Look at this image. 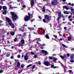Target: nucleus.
Here are the masks:
<instances>
[{
    "mask_svg": "<svg viewBox=\"0 0 74 74\" xmlns=\"http://www.w3.org/2000/svg\"><path fill=\"white\" fill-rule=\"evenodd\" d=\"M5 19L6 21L8 23L9 25L11 26L12 28H14L15 27V26L12 23V22H11V20L10 19V18L8 17H6Z\"/></svg>",
    "mask_w": 74,
    "mask_h": 74,
    "instance_id": "f257e3e1",
    "label": "nucleus"
},
{
    "mask_svg": "<svg viewBox=\"0 0 74 74\" xmlns=\"http://www.w3.org/2000/svg\"><path fill=\"white\" fill-rule=\"evenodd\" d=\"M10 14L12 16V18L13 20H15L18 19V16L16 15V14L14 12H10Z\"/></svg>",
    "mask_w": 74,
    "mask_h": 74,
    "instance_id": "f03ea898",
    "label": "nucleus"
},
{
    "mask_svg": "<svg viewBox=\"0 0 74 74\" xmlns=\"http://www.w3.org/2000/svg\"><path fill=\"white\" fill-rule=\"evenodd\" d=\"M70 58H71L70 62L71 63H74V61L73 59H74V54H71L70 55Z\"/></svg>",
    "mask_w": 74,
    "mask_h": 74,
    "instance_id": "7ed1b4c3",
    "label": "nucleus"
},
{
    "mask_svg": "<svg viewBox=\"0 0 74 74\" xmlns=\"http://www.w3.org/2000/svg\"><path fill=\"white\" fill-rule=\"evenodd\" d=\"M3 9L4 11L3 12V14L4 15H5L7 14V11L6 10H7V7L6 6H3Z\"/></svg>",
    "mask_w": 74,
    "mask_h": 74,
    "instance_id": "20e7f679",
    "label": "nucleus"
},
{
    "mask_svg": "<svg viewBox=\"0 0 74 74\" xmlns=\"http://www.w3.org/2000/svg\"><path fill=\"white\" fill-rule=\"evenodd\" d=\"M30 19V17L28 16H25L24 20L25 21H28Z\"/></svg>",
    "mask_w": 74,
    "mask_h": 74,
    "instance_id": "39448f33",
    "label": "nucleus"
},
{
    "mask_svg": "<svg viewBox=\"0 0 74 74\" xmlns=\"http://www.w3.org/2000/svg\"><path fill=\"white\" fill-rule=\"evenodd\" d=\"M57 4H58V1H57V0H53V1L51 2V4H52V5H56Z\"/></svg>",
    "mask_w": 74,
    "mask_h": 74,
    "instance_id": "423d86ee",
    "label": "nucleus"
},
{
    "mask_svg": "<svg viewBox=\"0 0 74 74\" xmlns=\"http://www.w3.org/2000/svg\"><path fill=\"white\" fill-rule=\"evenodd\" d=\"M44 64L45 65V66H49V63L47 61L45 62L44 63Z\"/></svg>",
    "mask_w": 74,
    "mask_h": 74,
    "instance_id": "0eeeda50",
    "label": "nucleus"
},
{
    "mask_svg": "<svg viewBox=\"0 0 74 74\" xmlns=\"http://www.w3.org/2000/svg\"><path fill=\"white\" fill-rule=\"evenodd\" d=\"M45 17L46 19H47V21H49V16L47 15H45Z\"/></svg>",
    "mask_w": 74,
    "mask_h": 74,
    "instance_id": "6e6552de",
    "label": "nucleus"
},
{
    "mask_svg": "<svg viewBox=\"0 0 74 74\" xmlns=\"http://www.w3.org/2000/svg\"><path fill=\"white\" fill-rule=\"evenodd\" d=\"M29 58V56L27 55V54H26L25 56H24V59L25 60H27Z\"/></svg>",
    "mask_w": 74,
    "mask_h": 74,
    "instance_id": "1a4fd4ad",
    "label": "nucleus"
},
{
    "mask_svg": "<svg viewBox=\"0 0 74 74\" xmlns=\"http://www.w3.org/2000/svg\"><path fill=\"white\" fill-rule=\"evenodd\" d=\"M31 5L32 7H33L34 5V1L33 0H31Z\"/></svg>",
    "mask_w": 74,
    "mask_h": 74,
    "instance_id": "9d476101",
    "label": "nucleus"
},
{
    "mask_svg": "<svg viewBox=\"0 0 74 74\" xmlns=\"http://www.w3.org/2000/svg\"><path fill=\"white\" fill-rule=\"evenodd\" d=\"M42 52H43V53H45V55H48V52L45 50H42Z\"/></svg>",
    "mask_w": 74,
    "mask_h": 74,
    "instance_id": "9b49d317",
    "label": "nucleus"
},
{
    "mask_svg": "<svg viewBox=\"0 0 74 74\" xmlns=\"http://www.w3.org/2000/svg\"><path fill=\"white\" fill-rule=\"evenodd\" d=\"M52 60H53V62H54V63H56V60H57V58L55 57H53Z\"/></svg>",
    "mask_w": 74,
    "mask_h": 74,
    "instance_id": "f8f14e48",
    "label": "nucleus"
},
{
    "mask_svg": "<svg viewBox=\"0 0 74 74\" xmlns=\"http://www.w3.org/2000/svg\"><path fill=\"white\" fill-rule=\"evenodd\" d=\"M63 8H65L66 10H69V8L67 7V6L66 5H65L63 6Z\"/></svg>",
    "mask_w": 74,
    "mask_h": 74,
    "instance_id": "ddd939ff",
    "label": "nucleus"
},
{
    "mask_svg": "<svg viewBox=\"0 0 74 74\" xmlns=\"http://www.w3.org/2000/svg\"><path fill=\"white\" fill-rule=\"evenodd\" d=\"M58 15L60 17H61L62 14H61V12L59 11L58 12Z\"/></svg>",
    "mask_w": 74,
    "mask_h": 74,
    "instance_id": "4468645a",
    "label": "nucleus"
},
{
    "mask_svg": "<svg viewBox=\"0 0 74 74\" xmlns=\"http://www.w3.org/2000/svg\"><path fill=\"white\" fill-rule=\"evenodd\" d=\"M21 64H20V63L19 62H18L17 63V67H20V65Z\"/></svg>",
    "mask_w": 74,
    "mask_h": 74,
    "instance_id": "2eb2a0df",
    "label": "nucleus"
},
{
    "mask_svg": "<svg viewBox=\"0 0 74 74\" xmlns=\"http://www.w3.org/2000/svg\"><path fill=\"white\" fill-rule=\"evenodd\" d=\"M11 55V54L8 53L6 54V57H9Z\"/></svg>",
    "mask_w": 74,
    "mask_h": 74,
    "instance_id": "dca6fc26",
    "label": "nucleus"
},
{
    "mask_svg": "<svg viewBox=\"0 0 74 74\" xmlns=\"http://www.w3.org/2000/svg\"><path fill=\"white\" fill-rule=\"evenodd\" d=\"M59 56L62 59V60H63V59H64V58H66V56Z\"/></svg>",
    "mask_w": 74,
    "mask_h": 74,
    "instance_id": "f3484780",
    "label": "nucleus"
},
{
    "mask_svg": "<svg viewBox=\"0 0 74 74\" xmlns=\"http://www.w3.org/2000/svg\"><path fill=\"white\" fill-rule=\"evenodd\" d=\"M45 37L46 38H47V39H49V35L47 34L45 35Z\"/></svg>",
    "mask_w": 74,
    "mask_h": 74,
    "instance_id": "a211bd4d",
    "label": "nucleus"
},
{
    "mask_svg": "<svg viewBox=\"0 0 74 74\" xmlns=\"http://www.w3.org/2000/svg\"><path fill=\"white\" fill-rule=\"evenodd\" d=\"M21 42L23 44H25V40H24V39H22L21 40Z\"/></svg>",
    "mask_w": 74,
    "mask_h": 74,
    "instance_id": "6ab92c4d",
    "label": "nucleus"
},
{
    "mask_svg": "<svg viewBox=\"0 0 74 74\" xmlns=\"http://www.w3.org/2000/svg\"><path fill=\"white\" fill-rule=\"evenodd\" d=\"M68 71L69 72V74H73V72L71 70H69Z\"/></svg>",
    "mask_w": 74,
    "mask_h": 74,
    "instance_id": "aec40b11",
    "label": "nucleus"
},
{
    "mask_svg": "<svg viewBox=\"0 0 74 74\" xmlns=\"http://www.w3.org/2000/svg\"><path fill=\"white\" fill-rule=\"evenodd\" d=\"M64 13L65 14H69V12H67V11L64 12Z\"/></svg>",
    "mask_w": 74,
    "mask_h": 74,
    "instance_id": "412c9836",
    "label": "nucleus"
},
{
    "mask_svg": "<svg viewBox=\"0 0 74 74\" xmlns=\"http://www.w3.org/2000/svg\"><path fill=\"white\" fill-rule=\"evenodd\" d=\"M45 6H44L42 8V11L43 12H45Z\"/></svg>",
    "mask_w": 74,
    "mask_h": 74,
    "instance_id": "4be33fe9",
    "label": "nucleus"
},
{
    "mask_svg": "<svg viewBox=\"0 0 74 74\" xmlns=\"http://www.w3.org/2000/svg\"><path fill=\"white\" fill-rule=\"evenodd\" d=\"M9 5V6L10 8L11 9H12V8H15L14 7L12 6V5Z\"/></svg>",
    "mask_w": 74,
    "mask_h": 74,
    "instance_id": "5701e85b",
    "label": "nucleus"
},
{
    "mask_svg": "<svg viewBox=\"0 0 74 74\" xmlns=\"http://www.w3.org/2000/svg\"><path fill=\"white\" fill-rule=\"evenodd\" d=\"M10 34L12 35V36H14V34H15V32H10Z\"/></svg>",
    "mask_w": 74,
    "mask_h": 74,
    "instance_id": "b1692460",
    "label": "nucleus"
},
{
    "mask_svg": "<svg viewBox=\"0 0 74 74\" xmlns=\"http://www.w3.org/2000/svg\"><path fill=\"white\" fill-rule=\"evenodd\" d=\"M19 29L20 31H21V32H25V30H24V29H22L21 28H19Z\"/></svg>",
    "mask_w": 74,
    "mask_h": 74,
    "instance_id": "393cba45",
    "label": "nucleus"
},
{
    "mask_svg": "<svg viewBox=\"0 0 74 74\" xmlns=\"http://www.w3.org/2000/svg\"><path fill=\"white\" fill-rule=\"evenodd\" d=\"M28 28L29 30H30V31H31V30H34V28H30L29 27H28Z\"/></svg>",
    "mask_w": 74,
    "mask_h": 74,
    "instance_id": "a878e982",
    "label": "nucleus"
},
{
    "mask_svg": "<svg viewBox=\"0 0 74 74\" xmlns=\"http://www.w3.org/2000/svg\"><path fill=\"white\" fill-rule=\"evenodd\" d=\"M62 47H63L64 48H68V46L66 47L65 45H64V44H62Z\"/></svg>",
    "mask_w": 74,
    "mask_h": 74,
    "instance_id": "bb28decb",
    "label": "nucleus"
},
{
    "mask_svg": "<svg viewBox=\"0 0 74 74\" xmlns=\"http://www.w3.org/2000/svg\"><path fill=\"white\" fill-rule=\"evenodd\" d=\"M69 8H70L71 9V11H74V10L73 8V7L70 6V7H69Z\"/></svg>",
    "mask_w": 74,
    "mask_h": 74,
    "instance_id": "cd10ccee",
    "label": "nucleus"
},
{
    "mask_svg": "<svg viewBox=\"0 0 74 74\" xmlns=\"http://www.w3.org/2000/svg\"><path fill=\"white\" fill-rule=\"evenodd\" d=\"M36 67V66H35V65H33L32 66V70H33V69H34V68H35Z\"/></svg>",
    "mask_w": 74,
    "mask_h": 74,
    "instance_id": "c85d7f7f",
    "label": "nucleus"
},
{
    "mask_svg": "<svg viewBox=\"0 0 74 74\" xmlns=\"http://www.w3.org/2000/svg\"><path fill=\"white\" fill-rule=\"evenodd\" d=\"M40 45H41L42 47H43V46H45V45H46L45 44H43L42 45L40 44Z\"/></svg>",
    "mask_w": 74,
    "mask_h": 74,
    "instance_id": "c756f323",
    "label": "nucleus"
},
{
    "mask_svg": "<svg viewBox=\"0 0 74 74\" xmlns=\"http://www.w3.org/2000/svg\"><path fill=\"white\" fill-rule=\"evenodd\" d=\"M71 39V36H69L68 39V41H70Z\"/></svg>",
    "mask_w": 74,
    "mask_h": 74,
    "instance_id": "7c9ffc66",
    "label": "nucleus"
},
{
    "mask_svg": "<svg viewBox=\"0 0 74 74\" xmlns=\"http://www.w3.org/2000/svg\"><path fill=\"white\" fill-rule=\"evenodd\" d=\"M31 54L32 55H35V53H34V52L32 51L31 52Z\"/></svg>",
    "mask_w": 74,
    "mask_h": 74,
    "instance_id": "2f4dec72",
    "label": "nucleus"
},
{
    "mask_svg": "<svg viewBox=\"0 0 74 74\" xmlns=\"http://www.w3.org/2000/svg\"><path fill=\"white\" fill-rule=\"evenodd\" d=\"M49 59H53V58H52V57H51V56L49 57Z\"/></svg>",
    "mask_w": 74,
    "mask_h": 74,
    "instance_id": "473e14b6",
    "label": "nucleus"
},
{
    "mask_svg": "<svg viewBox=\"0 0 74 74\" xmlns=\"http://www.w3.org/2000/svg\"><path fill=\"white\" fill-rule=\"evenodd\" d=\"M32 66V64H29L27 66V67H30V66Z\"/></svg>",
    "mask_w": 74,
    "mask_h": 74,
    "instance_id": "72a5a7b5",
    "label": "nucleus"
},
{
    "mask_svg": "<svg viewBox=\"0 0 74 74\" xmlns=\"http://www.w3.org/2000/svg\"><path fill=\"white\" fill-rule=\"evenodd\" d=\"M24 66H25V65L23 64H22L21 66V67H22V68H23V67H24Z\"/></svg>",
    "mask_w": 74,
    "mask_h": 74,
    "instance_id": "f704fd0d",
    "label": "nucleus"
},
{
    "mask_svg": "<svg viewBox=\"0 0 74 74\" xmlns=\"http://www.w3.org/2000/svg\"><path fill=\"white\" fill-rule=\"evenodd\" d=\"M60 17L58 16V18L57 19V21H59V20L60 19Z\"/></svg>",
    "mask_w": 74,
    "mask_h": 74,
    "instance_id": "c9c22d12",
    "label": "nucleus"
},
{
    "mask_svg": "<svg viewBox=\"0 0 74 74\" xmlns=\"http://www.w3.org/2000/svg\"><path fill=\"white\" fill-rule=\"evenodd\" d=\"M17 58H21V56H20V55H18L17 56Z\"/></svg>",
    "mask_w": 74,
    "mask_h": 74,
    "instance_id": "e433bc0d",
    "label": "nucleus"
},
{
    "mask_svg": "<svg viewBox=\"0 0 74 74\" xmlns=\"http://www.w3.org/2000/svg\"><path fill=\"white\" fill-rule=\"evenodd\" d=\"M53 36L55 38H57V36L55 35H53Z\"/></svg>",
    "mask_w": 74,
    "mask_h": 74,
    "instance_id": "4c0bfd02",
    "label": "nucleus"
},
{
    "mask_svg": "<svg viewBox=\"0 0 74 74\" xmlns=\"http://www.w3.org/2000/svg\"><path fill=\"white\" fill-rule=\"evenodd\" d=\"M23 8H26V5H23Z\"/></svg>",
    "mask_w": 74,
    "mask_h": 74,
    "instance_id": "58836bf2",
    "label": "nucleus"
},
{
    "mask_svg": "<svg viewBox=\"0 0 74 74\" xmlns=\"http://www.w3.org/2000/svg\"><path fill=\"white\" fill-rule=\"evenodd\" d=\"M35 19H33L32 20H31V22H33L34 21H35Z\"/></svg>",
    "mask_w": 74,
    "mask_h": 74,
    "instance_id": "ea45409f",
    "label": "nucleus"
},
{
    "mask_svg": "<svg viewBox=\"0 0 74 74\" xmlns=\"http://www.w3.org/2000/svg\"><path fill=\"white\" fill-rule=\"evenodd\" d=\"M34 58H37V55L35 54L34 56Z\"/></svg>",
    "mask_w": 74,
    "mask_h": 74,
    "instance_id": "a19ab883",
    "label": "nucleus"
},
{
    "mask_svg": "<svg viewBox=\"0 0 74 74\" xmlns=\"http://www.w3.org/2000/svg\"><path fill=\"white\" fill-rule=\"evenodd\" d=\"M64 73H67V71H66V69H64Z\"/></svg>",
    "mask_w": 74,
    "mask_h": 74,
    "instance_id": "79ce46f5",
    "label": "nucleus"
},
{
    "mask_svg": "<svg viewBox=\"0 0 74 74\" xmlns=\"http://www.w3.org/2000/svg\"><path fill=\"white\" fill-rule=\"evenodd\" d=\"M43 29L42 27H41V28H39V30H42Z\"/></svg>",
    "mask_w": 74,
    "mask_h": 74,
    "instance_id": "37998d69",
    "label": "nucleus"
},
{
    "mask_svg": "<svg viewBox=\"0 0 74 74\" xmlns=\"http://www.w3.org/2000/svg\"><path fill=\"white\" fill-rule=\"evenodd\" d=\"M16 40H17V39L16 38H15L14 39V41L15 42H16Z\"/></svg>",
    "mask_w": 74,
    "mask_h": 74,
    "instance_id": "c03bdc74",
    "label": "nucleus"
},
{
    "mask_svg": "<svg viewBox=\"0 0 74 74\" xmlns=\"http://www.w3.org/2000/svg\"><path fill=\"white\" fill-rule=\"evenodd\" d=\"M43 21L45 23H46V21H45V19H43Z\"/></svg>",
    "mask_w": 74,
    "mask_h": 74,
    "instance_id": "a18cd8bd",
    "label": "nucleus"
},
{
    "mask_svg": "<svg viewBox=\"0 0 74 74\" xmlns=\"http://www.w3.org/2000/svg\"><path fill=\"white\" fill-rule=\"evenodd\" d=\"M69 21H70V22H72V19H69Z\"/></svg>",
    "mask_w": 74,
    "mask_h": 74,
    "instance_id": "49530a36",
    "label": "nucleus"
},
{
    "mask_svg": "<svg viewBox=\"0 0 74 74\" xmlns=\"http://www.w3.org/2000/svg\"><path fill=\"white\" fill-rule=\"evenodd\" d=\"M23 35H24V36H25L26 35V32H25L23 33Z\"/></svg>",
    "mask_w": 74,
    "mask_h": 74,
    "instance_id": "de8ad7c7",
    "label": "nucleus"
},
{
    "mask_svg": "<svg viewBox=\"0 0 74 74\" xmlns=\"http://www.w3.org/2000/svg\"><path fill=\"white\" fill-rule=\"evenodd\" d=\"M74 3H72L71 4V6H72V7H73V6H74Z\"/></svg>",
    "mask_w": 74,
    "mask_h": 74,
    "instance_id": "09e8293b",
    "label": "nucleus"
},
{
    "mask_svg": "<svg viewBox=\"0 0 74 74\" xmlns=\"http://www.w3.org/2000/svg\"><path fill=\"white\" fill-rule=\"evenodd\" d=\"M0 4H3V2H2V1H1L0 2Z\"/></svg>",
    "mask_w": 74,
    "mask_h": 74,
    "instance_id": "8fccbe9b",
    "label": "nucleus"
},
{
    "mask_svg": "<svg viewBox=\"0 0 74 74\" xmlns=\"http://www.w3.org/2000/svg\"><path fill=\"white\" fill-rule=\"evenodd\" d=\"M71 15H70L69 17H68V18H69V19H70V18H71Z\"/></svg>",
    "mask_w": 74,
    "mask_h": 74,
    "instance_id": "3c124183",
    "label": "nucleus"
},
{
    "mask_svg": "<svg viewBox=\"0 0 74 74\" xmlns=\"http://www.w3.org/2000/svg\"><path fill=\"white\" fill-rule=\"evenodd\" d=\"M3 72V71L0 70V73H2Z\"/></svg>",
    "mask_w": 74,
    "mask_h": 74,
    "instance_id": "603ef678",
    "label": "nucleus"
},
{
    "mask_svg": "<svg viewBox=\"0 0 74 74\" xmlns=\"http://www.w3.org/2000/svg\"><path fill=\"white\" fill-rule=\"evenodd\" d=\"M22 71H18V74H20V73H21V72Z\"/></svg>",
    "mask_w": 74,
    "mask_h": 74,
    "instance_id": "864d4df0",
    "label": "nucleus"
},
{
    "mask_svg": "<svg viewBox=\"0 0 74 74\" xmlns=\"http://www.w3.org/2000/svg\"><path fill=\"white\" fill-rule=\"evenodd\" d=\"M51 68H53V67H54V65H51Z\"/></svg>",
    "mask_w": 74,
    "mask_h": 74,
    "instance_id": "5fc2aeb1",
    "label": "nucleus"
},
{
    "mask_svg": "<svg viewBox=\"0 0 74 74\" xmlns=\"http://www.w3.org/2000/svg\"><path fill=\"white\" fill-rule=\"evenodd\" d=\"M38 17L39 18V19H41V16H39Z\"/></svg>",
    "mask_w": 74,
    "mask_h": 74,
    "instance_id": "6e6d98bb",
    "label": "nucleus"
},
{
    "mask_svg": "<svg viewBox=\"0 0 74 74\" xmlns=\"http://www.w3.org/2000/svg\"><path fill=\"white\" fill-rule=\"evenodd\" d=\"M64 69H65V70H66V69H67V67H66V66H65L64 67Z\"/></svg>",
    "mask_w": 74,
    "mask_h": 74,
    "instance_id": "4d7b16f0",
    "label": "nucleus"
},
{
    "mask_svg": "<svg viewBox=\"0 0 74 74\" xmlns=\"http://www.w3.org/2000/svg\"><path fill=\"white\" fill-rule=\"evenodd\" d=\"M68 25H71V23L70 22H69L68 23Z\"/></svg>",
    "mask_w": 74,
    "mask_h": 74,
    "instance_id": "13d9d810",
    "label": "nucleus"
},
{
    "mask_svg": "<svg viewBox=\"0 0 74 74\" xmlns=\"http://www.w3.org/2000/svg\"><path fill=\"white\" fill-rule=\"evenodd\" d=\"M15 61L16 62H18V60H15Z\"/></svg>",
    "mask_w": 74,
    "mask_h": 74,
    "instance_id": "bf43d9fd",
    "label": "nucleus"
},
{
    "mask_svg": "<svg viewBox=\"0 0 74 74\" xmlns=\"http://www.w3.org/2000/svg\"><path fill=\"white\" fill-rule=\"evenodd\" d=\"M23 27H25V26H27V25H25V24L24 25H23Z\"/></svg>",
    "mask_w": 74,
    "mask_h": 74,
    "instance_id": "052dcab7",
    "label": "nucleus"
},
{
    "mask_svg": "<svg viewBox=\"0 0 74 74\" xmlns=\"http://www.w3.org/2000/svg\"><path fill=\"white\" fill-rule=\"evenodd\" d=\"M28 14L29 16H31V15L29 13H28Z\"/></svg>",
    "mask_w": 74,
    "mask_h": 74,
    "instance_id": "680f3d73",
    "label": "nucleus"
},
{
    "mask_svg": "<svg viewBox=\"0 0 74 74\" xmlns=\"http://www.w3.org/2000/svg\"><path fill=\"white\" fill-rule=\"evenodd\" d=\"M12 49H14V47L12 46L11 47Z\"/></svg>",
    "mask_w": 74,
    "mask_h": 74,
    "instance_id": "e2e57ef3",
    "label": "nucleus"
},
{
    "mask_svg": "<svg viewBox=\"0 0 74 74\" xmlns=\"http://www.w3.org/2000/svg\"><path fill=\"white\" fill-rule=\"evenodd\" d=\"M67 56H70V54L69 53H68L67 54Z\"/></svg>",
    "mask_w": 74,
    "mask_h": 74,
    "instance_id": "0e129e2a",
    "label": "nucleus"
},
{
    "mask_svg": "<svg viewBox=\"0 0 74 74\" xmlns=\"http://www.w3.org/2000/svg\"><path fill=\"white\" fill-rule=\"evenodd\" d=\"M13 58H14V56H12L11 57V59H13Z\"/></svg>",
    "mask_w": 74,
    "mask_h": 74,
    "instance_id": "69168bd1",
    "label": "nucleus"
},
{
    "mask_svg": "<svg viewBox=\"0 0 74 74\" xmlns=\"http://www.w3.org/2000/svg\"><path fill=\"white\" fill-rule=\"evenodd\" d=\"M64 29H65V30H66L67 28H66V27H64Z\"/></svg>",
    "mask_w": 74,
    "mask_h": 74,
    "instance_id": "338daca9",
    "label": "nucleus"
},
{
    "mask_svg": "<svg viewBox=\"0 0 74 74\" xmlns=\"http://www.w3.org/2000/svg\"><path fill=\"white\" fill-rule=\"evenodd\" d=\"M38 63H39V64H41V63H40V62L39 61H38Z\"/></svg>",
    "mask_w": 74,
    "mask_h": 74,
    "instance_id": "774afa93",
    "label": "nucleus"
}]
</instances>
